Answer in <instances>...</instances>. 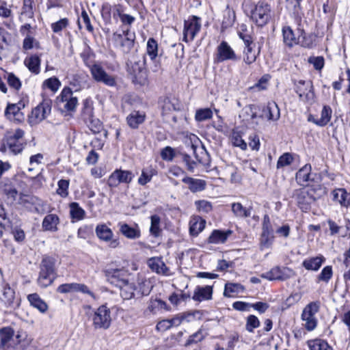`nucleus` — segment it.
Returning a JSON list of instances; mask_svg holds the SVG:
<instances>
[{
    "label": "nucleus",
    "instance_id": "1",
    "mask_svg": "<svg viewBox=\"0 0 350 350\" xmlns=\"http://www.w3.org/2000/svg\"><path fill=\"white\" fill-rule=\"evenodd\" d=\"M271 8L267 3L260 1L250 11L251 19L258 26L265 25L271 18Z\"/></svg>",
    "mask_w": 350,
    "mask_h": 350
},
{
    "label": "nucleus",
    "instance_id": "2",
    "mask_svg": "<svg viewBox=\"0 0 350 350\" xmlns=\"http://www.w3.org/2000/svg\"><path fill=\"white\" fill-rule=\"evenodd\" d=\"M320 308L319 301H312L306 306L301 314V320L304 322L303 325L306 330L313 331L317 326V319L316 314L318 313Z\"/></svg>",
    "mask_w": 350,
    "mask_h": 350
},
{
    "label": "nucleus",
    "instance_id": "3",
    "mask_svg": "<svg viewBox=\"0 0 350 350\" xmlns=\"http://www.w3.org/2000/svg\"><path fill=\"white\" fill-rule=\"evenodd\" d=\"M25 132L21 129H16L8 132L5 138L6 144L10 150L14 154L21 153L26 145L24 138Z\"/></svg>",
    "mask_w": 350,
    "mask_h": 350
},
{
    "label": "nucleus",
    "instance_id": "4",
    "mask_svg": "<svg viewBox=\"0 0 350 350\" xmlns=\"http://www.w3.org/2000/svg\"><path fill=\"white\" fill-rule=\"evenodd\" d=\"M57 103L62 105L63 109L68 112H72L76 110L78 105V98L73 95L72 90L65 87L62 90L59 96L57 97Z\"/></svg>",
    "mask_w": 350,
    "mask_h": 350
},
{
    "label": "nucleus",
    "instance_id": "5",
    "mask_svg": "<svg viewBox=\"0 0 350 350\" xmlns=\"http://www.w3.org/2000/svg\"><path fill=\"white\" fill-rule=\"evenodd\" d=\"M51 107L50 100H44L33 108L29 116V122L31 125H36L44 120L51 113Z\"/></svg>",
    "mask_w": 350,
    "mask_h": 350
},
{
    "label": "nucleus",
    "instance_id": "6",
    "mask_svg": "<svg viewBox=\"0 0 350 350\" xmlns=\"http://www.w3.org/2000/svg\"><path fill=\"white\" fill-rule=\"evenodd\" d=\"M111 321V312L106 306L103 305L95 311L93 317L95 328L106 329L109 327Z\"/></svg>",
    "mask_w": 350,
    "mask_h": 350
},
{
    "label": "nucleus",
    "instance_id": "7",
    "mask_svg": "<svg viewBox=\"0 0 350 350\" xmlns=\"http://www.w3.org/2000/svg\"><path fill=\"white\" fill-rule=\"evenodd\" d=\"M201 29V19L192 16L185 21L183 40L186 42L192 41Z\"/></svg>",
    "mask_w": 350,
    "mask_h": 350
},
{
    "label": "nucleus",
    "instance_id": "8",
    "mask_svg": "<svg viewBox=\"0 0 350 350\" xmlns=\"http://www.w3.org/2000/svg\"><path fill=\"white\" fill-rule=\"evenodd\" d=\"M239 59L233 49L226 41H222L217 47L215 62L221 63L226 61L236 62Z\"/></svg>",
    "mask_w": 350,
    "mask_h": 350
},
{
    "label": "nucleus",
    "instance_id": "9",
    "mask_svg": "<svg viewBox=\"0 0 350 350\" xmlns=\"http://www.w3.org/2000/svg\"><path fill=\"white\" fill-rule=\"evenodd\" d=\"M135 35L134 32H131L129 29L123 31L122 34L116 36V42L119 49L124 53L131 52L134 46Z\"/></svg>",
    "mask_w": 350,
    "mask_h": 350
},
{
    "label": "nucleus",
    "instance_id": "10",
    "mask_svg": "<svg viewBox=\"0 0 350 350\" xmlns=\"http://www.w3.org/2000/svg\"><path fill=\"white\" fill-rule=\"evenodd\" d=\"M92 78L97 82L103 83L108 86H114L116 84L115 78L107 74L104 68L99 64H94L89 66Z\"/></svg>",
    "mask_w": 350,
    "mask_h": 350
},
{
    "label": "nucleus",
    "instance_id": "11",
    "mask_svg": "<svg viewBox=\"0 0 350 350\" xmlns=\"http://www.w3.org/2000/svg\"><path fill=\"white\" fill-rule=\"evenodd\" d=\"M134 174L131 171L116 170L109 177L107 184L110 187H116L121 183L129 184Z\"/></svg>",
    "mask_w": 350,
    "mask_h": 350
},
{
    "label": "nucleus",
    "instance_id": "12",
    "mask_svg": "<svg viewBox=\"0 0 350 350\" xmlns=\"http://www.w3.org/2000/svg\"><path fill=\"white\" fill-rule=\"evenodd\" d=\"M295 275V272L293 269L283 267H275L271 269L270 271L262 273L261 278L269 280H286Z\"/></svg>",
    "mask_w": 350,
    "mask_h": 350
},
{
    "label": "nucleus",
    "instance_id": "13",
    "mask_svg": "<svg viewBox=\"0 0 350 350\" xmlns=\"http://www.w3.org/2000/svg\"><path fill=\"white\" fill-rule=\"evenodd\" d=\"M98 238L105 242L109 243L111 248H116L120 245V241L118 238H113V232L106 224H102L96 226L95 229Z\"/></svg>",
    "mask_w": 350,
    "mask_h": 350
},
{
    "label": "nucleus",
    "instance_id": "14",
    "mask_svg": "<svg viewBox=\"0 0 350 350\" xmlns=\"http://www.w3.org/2000/svg\"><path fill=\"white\" fill-rule=\"evenodd\" d=\"M57 292L61 294L72 293L81 292L84 294L90 295L94 297V293L84 284L81 283H66L59 285L57 288Z\"/></svg>",
    "mask_w": 350,
    "mask_h": 350
},
{
    "label": "nucleus",
    "instance_id": "15",
    "mask_svg": "<svg viewBox=\"0 0 350 350\" xmlns=\"http://www.w3.org/2000/svg\"><path fill=\"white\" fill-rule=\"evenodd\" d=\"M296 92L301 100L308 103L314 101V94L310 81H299L296 85Z\"/></svg>",
    "mask_w": 350,
    "mask_h": 350
},
{
    "label": "nucleus",
    "instance_id": "16",
    "mask_svg": "<svg viewBox=\"0 0 350 350\" xmlns=\"http://www.w3.org/2000/svg\"><path fill=\"white\" fill-rule=\"evenodd\" d=\"M293 197L295 198L298 206L304 211L309 210L310 204L314 202L305 187L295 189Z\"/></svg>",
    "mask_w": 350,
    "mask_h": 350
},
{
    "label": "nucleus",
    "instance_id": "17",
    "mask_svg": "<svg viewBox=\"0 0 350 350\" xmlns=\"http://www.w3.org/2000/svg\"><path fill=\"white\" fill-rule=\"evenodd\" d=\"M127 273L128 271L123 268H109L105 271L107 281L116 287L120 282H125L129 279Z\"/></svg>",
    "mask_w": 350,
    "mask_h": 350
},
{
    "label": "nucleus",
    "instance_id": "18",
    "mask_svg": "<svg viewBox=\"0 0 350 350\" xmlns=\"http://www.w3.org/2000/svg\"><path fill=\"white\" fill-rule=\"evenodd\" d=\"M260 117L269 122L278 121L280 117V112L278 105L273 101L269 102L262 107Z\"/></svg>",
    "mask_w": 350,
    "mask_h": 350
},
{
    "label": "nucleus",
    "instance_id": "19",
    "mask_svg": "<svg viewBox=\"0 0 350 350\" xmlns=\"http://www.w3.org/2000/svg\"><path fill=\"white\" fill-rule=\"evenodd\" d=\"M332 115V110L329 106L324 105L321 111L320 118H316L310 114L308 117V121L312 122L319 126H325L330 121Z\"/></svg>",
    "mask_w": 350,
    "mask_h": 350
},
{
    "label": "nucleus",
    "instance_id": "20",
    "mask_svg": "<svg viewBox=\"0 0 350 350\" xmlns=\"http://www.w3.org/2000/svg\"><path fill=\"white\" fill-rule=\"evenodd\" d=\"M0 301L3 306L7 308H14L18 306L15 299V292L9 286H5L0 296Z\"/></svg>",
    "mask_w": 350,
    "mask_h": 350
},
{
    "label": "nucleus",
    "instance_id": "21",
    "mask_svg": "<svg viewBox=\"0 0 350 350\" xmlns=\"http://www.w3.org/2000/svg\"><path fill=\"white\" fill-rule=\"evenodd\" d=\"M148 267L154 272L165 276L172 275L170 269L165 265L162 258L160 257L150 258L148 260Z\"/></svg>",
    "mask_w": 350,
    "mask_h": 350
},
{
    "label": "nucleus",
    "instance_id": "22",
    "mask_svg": "<svg viewBox=\"0 0 350 350\" xmlns=\"http://www.w3.org/2000/svg\"><path fill=\"white\" fill-rule=\"evenodd\" d=\"M213 286H198L193 291L192 299L197 302H202L204 301L211 300L213 296Z\"/></svg>",
    "mask_w": 350,
    "mask_h": 350
},
{
    "label": "nucleus",
    "instance_id": "23",
    "mask_svg": "<svg viewBox=\"0 0 350 350\" xmlns=\"http://www.w3.org/2000/svg\"><path fill=\"white\" fill-rule=\"evenodd\" d=\"M24 107L25 103L22 101L15 104H9L5 110V116L10 120H21L23 118L21 109Z\"/></svg>",
    "mask_w": 350,
    "mask_h": 350
},
{
    "label": "nucleus",
    "instance_id": "24",
    "mask_svg": "<svg viewBox=\"0 0 350 350\" xmlns=\"http://www.w3.org/2000/svg\"><path fill=\"white\" fill-rule=\"evenodd\" d=\"M305 188L309 193V196L314 202L317 200L321 198L327 193V189L323 185L317 182H312L308 183Z\"/></svg>",
    "mask_w": 350,
    "mask_h": 350
},
{
    "label": "nucleus",
    "instance_id": "25",
    "mask_svg": "<svg viewBox=\"0 0 350 350\" xmlns=\"http://www.w3.org/2000/svg\"><path fill=\"white\" fill-rule=\"evenodd\" d=\"M118 288L120 289V296L124 299L129 300L134 297L136 286L129 279L125 282H120Z\"/></svg>",
    "mask_w": 350,
    "mask_h": 350
},
{
    "label": "nucleus",
    "instance_id": "26",
    "mask_svg": "<svg viewBox=\"0 0 350 350\" xmlns=\"http://www.w3.org/2000/svg\"><path fill=\"white\" fill-rule=\"evenodd\" d=\"M313 176L314 174H311V166L305 165L296 173L295 179L299 185H304L308 182L312 183L314 181Z\"/></svg>",
    "mask_w": 350,
    "mask_h": 350
},
{
    "label": "nucleus",
    "instance_id": "27",
    "mask_svg": "<svg viewBox=\"0 0 350 350\" xmlns=\"http://www.w3.org/2000/svg\"><path fill=\"white\" fill-rule=\"evenodd\" d=\"M119 230L125 237L129 239H136L140 237L141 231L137 226L131 227L125 223L120 222L118 224Z\"/></svg>",
    "mask_w": 350,
    "mask_h": 350
},
{
    "label": "nucleus",
    "instance_id": "28",
    "mask_svg": "<svg viewBox=\"0 0 350 350\" xmlns=\"http://www.w3.org/2000/svg\"><path fill=\"white\" fill-rule=\"evenodd\" d=\"M144 62H130L127 63L128 72L135 80L141 79L145 75V68Z\"/></svg>",
    "mask_w": 350,
    "mask_h": 350
},
{
    "label": "nucleus",
    "instance_id": "29",
    "mask_svg": "<svg viewBox=\"0 0 350 350\" xmlns=\"http://www.w3.org/2000/svg\"><path fill=\"white\" fill-rule=\"evenodd\" d=\"M59 224V218L56 214H48L43 219L42 227L45 231L56 232Z\"/></svg>",
    "mask_w": 350,
    "mask_h": 350
},
{
    "label": "nucleus",
    "instance_id": "30",
    "mask_svg": "<svg viewBox=\"0 0 350 350\" xmlns=\"http://www.w3.org/2000/svg\"><path fill=\"white\" fill-rule=\"evenodd\" d=\"M182 181L188 185L189 189L193 193L203 191L206 185L205 180L189 176L183 177Z\"/></svg>",
    "mask_w": 350,
    "mask_h": 350
},
{
    "label": "nucleus",
    "instance_id": "31",
    "mask_svg": "<svg viewBox=\"0 0 350 350\" xmlns=\"http://www.w3.org/2000/svg\"><path fill=\"white\" fill-rule=\"evenodd\" d=\"M282 34L284 42L286 46L292 47L299 44V35L295 33L290 27H284Z\"/></svg>",
    "mask_w": 350,
    "mask_h": 350
},
{
    "label": "nucleus",
    "instance_id": "32",
    "mask_svg": "<svg viewBox=\"0 0 350 350\" xmlns=\"http://www.w3.org/2000/svg\"><path fill=\"white\" fill-rule=\"evenodd\" d=\"M333 200L341 206L348 207L350 206V193L344 189H337L333 191Z\"/></svg>",
    "mask_w": 350,
    "mask_h": 350
},
{
    "label": "nucleus",
    "instance_id": "33",
    "mask_svg": "<svg viewBox=\"0 0 350 350\" xmlns=\"http://www.w3.org/2000/svg\"><path fill=\"white\" fill-rule=\"evenodd\" d=\"M30 305L38 309L40 312L44 313L48 310V305L42 300L38 294L32 293L27 296Z\"/></svg>",
    "mask_w": 350,
    "mask_h": 350
},
{
    "label": "nucleus",
    "instance_id": "34",
    "mask_svg": "<svg viewBox=\"0 0 350 350\" xmlns=\"http://www.w3.org/2000/svg\"><path fill=\"white\" fill-rule=\"evenodd\" d=\"M145 120V114L139 111H132L126 118L129 126L132 129H137Z\"/></svg>",
    "mask_w": 350,
    "mask_h": 350
},
{
    "label": "nucleus",
    "instance_id": "35",
    "mask_svg": "<svg viewBox=\"0 0 350 350\" xmlns=\"http://www.w3.org/2000/svg\"><path fill=\"white\" fill-rule=\"evenodd\" d=\"M206 221L200 217H194L189 221V232L192 236H197L203 230Z\"/></svg>",
    "mask_w": 350,
    "mask_h": 350
},
{
    "label": "nucleus",
    "instance_id": "36",
    "mask_svg": "<svg viewBox=\"0 0 350 350\" xmlns=\"http://www.w3.org/2000/svg\"><path fill=\"white\" fill-rule=\"evenodd\" d=\"M167 304L161 299L150 300L148 303L147 311L152 314H157L162 310H169Z\"/></svg>",
    "mask_w": 350,
    "mask_h": 350
},
{
    "label": "nucleus",
    "instance_id": "37",
    "mask_svg": "<svg viewBox=\"0 0 350 350\" xmlns=\"http://www.w3.org/2000/svg\"><path fill=\"white\" fill-rule=\"evenodd\" d=\"M55 266V259L53 257L44 256L40 265V271L54 274Z\"/></svg>",
    "mask_w": 350,
    "mask_h": 350
},
{
    "label": "nucleus",
    "instance_id": "38",
    "mask_svg": "<svg viewBox=\"0 0 350 350\" xmlns=\"http://www.w3.org/2000/svg\"><path fill=\"white\" fill-rule=\"evenodd\" d=\"M231 233L232 232L230 230L224 232L215 230L208 237V242L214 244L224 243Z\"/></svg>",
    "mask_w": 350,
    "mask_h": 350
},
{
    "label": "nucleus",
    "instance_id": "39",
    "mask_svg": "<svg viewBox=\"0 0 350 350\" xmlns=\"http://www.w3.org/2000/svg\"><path fill=\"white\" fill-rule=\"evenodd\" d=\"M70 215L72 219L80 221L85 218V211L77 202H71L69 204Z\"/></svg>",
    "mask_w": 350,
    "mask_h": 350
},
{
    "label": "nucleus",
    "instance_id": "40",
    "mask_svg": "<svg viewBox=\"0 0 350 350\" xmlns=\"http://www.w3.org/2000/svg\"><path fill=\"white\" fill-rule=\"evenodd\" d=\"M325 258L323 256L306 259L303 261V266L307 270L317 271L324 262Z\"/></svg>",
    "mask_w": 350,
    "mask_h": 350
},
{
    "label": "nucleus",
    "instance_id": "41",
    "mask_svg": "<svg viewBox=\"0 0 350 350\" xmlns=\"http://www.w3.org/2000/svg\"><path fill=\"white\" fill-rule=\"evenodd\" d=\"M40 62L41 60L38 56L31 55L25 58L24 64L30 72L37 75L40 70Z\"/></svg>",
    "mask_w": 350,
    "mask_h": 350
},
{
    "label": "nucleus",
    "instance_id": "42",
    "mask_svg": "<svg viewBox=\"0 0 350 350\" xmlns=\"http://www.w3.org/2000/svg\"><path fill=\"white\" fill-rule=\"evenodd\" d=\"M244 289L241 284L228 282L225 284L224 295L228 297H234L235 294L243 292Z\"/></svg>",
    "mask_w": 350,
    "mask_h": 350
},
{
    "label": "nucleus",
    "instance_id": "43",
    "mask_svg": "<svg viewBox=\"0 0 350 350\" xmlns=\"http://www.w3.org/2000/svg\"><path fill=\"white\" fill-rule=\"evenodd\" d=\"M245 46L243 50V61L247 64H251L256 61L258 53L254 49V44H253L252 42L245 44Z\"/></svg>",
    "mask_w": 350,
    "mask_h": 350
},
{
    "label": "nucleus",
    "instance_id": "44",
    "mask_svg": "<svg viewBox=\"0 0 350 350\" xmlns=\"http://www.w3.org/2000/svg\"><path fill=\"white\" fill-rule=\"evenodd\" d=\"M307 345L310 350H333L327 341L319 338L310 340Z\"/></svg>",
    "mask_w": 350,
    "mask_h": 350
},
{
    "label": "nucleus",
    "instance_id": "45",
    "mask_svg": "<svg viewBox=\"0 0 350 350\" xmlns=\"http://www.w3.org/2000/svg\"><path fill=\"white\" fill-rule=\"evenodd\" d=\"M232 211L237 217L244 218L251 215V209L243 207L239 202L232 204Z\"/></svg>",
    "mask_w": 350,
    "mask_h": 350
},
{
    "label": "nucleus",
    "instance_id": "46",
    "mask_svg": "<svg viewBox=\"0 0 350 350\" xmlns=\"http://www.w3.org/2000/svg\"><path fill=\"white\" fill-rule=\"evenodd\" d=\"M156 170L152 167L143 169L137 180L138 184L140 185H145L148 183L150 182L152 176L156 174Z\"/></svg>",
    "mask_w": 350,
    "mask_h": 350
},
{
    "label": "nucleus",
    "instance_id": "47",
    "mask_svg": "<svg viewBox=\"0 0 350 350\" xmlns=\"http://www.w3.org/2000/svg\"><path fill=\"white\" fill-rule=\"evenodd\" d=\"M82 116L84 121L94 117L93 102L90 99H86L83 101Z\"/></svg>",
    "mask_w": 350,
    "mask_h": 350
},
{
    "label": "nucleus",
    "instance_id": "48",
    "mask_svg": "<svg viewBox=\"0 0 350 350\" xmlns=\"http://www.w3.org/2000/svg\"><path fill=\"white\" fill-rule=\"evenodd\" d=\"M146 53L151 60H154L158 55V44L154 38H149L146 44Z\"/></svg>",
    "mask_w": 350,
    "mask_h": 350
},
{
    "label": "nucleus",
    "instance_id": "49",
    "mask_svg": "<svg viewBox=\"0 0 350 350\" xmlns=\"http://www.w3.org/2000/svg\"><path fill=\"white\" fill-rule=\"evenodd\" d=\"M53 274L40 271L37 280L38 284L41 288H46L50 286L53 282Z\"/></svg>",
    "mask_w": 350,
    "mask_h": 350
},
{
    "label": "nucleus",
    "instance_id": "50",
    "mask_svg": "<svg viewBox=\"0 0 350 350\" xmlns=\"http://www.w3.org/2000/svg\"><path fill=\"white\" fill-rule=\"evenodd\" d=\"M294 161V157L291 153L285 152L282 154L277 161V169L283 168L290 165Z\"/></svg>",
    "mask_w": 350,
    "mask_h": 350
},
{
    "label": "nucleus",
    "instance_id": "51",
    "mask_svg": "<svg viewBox=\"0 0 350 350\" xmlns=\"http://www.w3.org/2000/svg\"><path fill=\"white\" fill-rule=\"evenodd\" d=\"M213 117V111L210 108L199 109L196 110L195 119L197 122H203L210 120Z\"/></svg>",
    "mask_w": 350,
    "mask_h": 350
},
{
    "label": "nucleus",
    "instance_id": "52",
    "mask_svg": "<svg viewBox=\"0 0 350 350\" xmlns=\"http://www.w3.org/2000/svg\"><path fill=\"white\" fill-rule=\"evenodd\" d=\"M14 336V331L11 327H3L0 330L1 342L5 347Z\"/></svg>",
    "mask_w": 350,
    "mask_h": 350
},
{
    "label": "nucleus",
    "instance_id": "53",
    "mask_svg": "<svg viewBox=\"0 0 350 350\" xmlns=\"http://www.w3.org/2000/svg\"><path fill=\"white\" fill-rule=\"evenodd\" d=\"M150 232L151 234H152L154 237H158L161 232L160 228V223H161V219L159 216L157 215H154L150 217Z\"/></svg>",
    "mask_w": 350,
    "mask_h": 350
},
{
    "label": "nucleus",
    "instance_id": "54",
    "mask_svg": "<svg viewBox=\"0 0 350 350\" xmlns=\"http://www.w3.org/2000/svg\"><path fill=\"white\" fill-rule=\"evenodd\" d=\"M42 86L49 89L53 92H56L61 86V82L57 78L53 77L44 81Z\"/></svg>",
    "mask_w": 350,
    "mask_h": 350
},
{
    "label": "nucleus",
    "instance_id": "55",
    "mask_svg": "<svg viewBox=\"0 0 350 350\" xmlns=\"http://www.w3.org/2000/svg\"><path fill=\"white\" fill-rule=\"evenodd\" d=\"M85 122L94 133H99L103 129L102 122L98 119L94 118V117L90 118L88 120H85Z\"/></svg>",
    "mask_w": 350,
    "mask_h": 350
},
{
    "label": "nucleus",
    "instance_id": "56",
    "mask_svg": "<svg viewBox=\"0 0 350 350\" xmlns=\"http://www.w3.org/2000/svg\"><path fill=\"white\" fill-rule=\"evenodd\" d=\"M57 193L62 198H66L68 195L69 181L61 179L57 183Z\"/></svg>",
    "mask_w": 350,
    "mask_h": 350
},
{
    "label": "nucleus",
    "instance_id": "57",
    "mask_svg": "<svg viewBox=\"0 0 350 350\" xmlns=\"http://www.w3.org/2000/svg\"><path fill=\"white\" fill-rule=\"evenodd\" d=\"M332 267L331 266H326L322 269L321 272L318 275V281H322L325 283H327L329 280L332 278Z\"/></svg>",
    "mask_w": 350,
    "mask_h": 350
},
{
    "label": "nucleus",
    "instance_id": "58",
    "mask_svg": "<svg viewBox=\"0 0 350 350\" xmlns=\"http://www.w3.org/2000/svg\"><path fill=\"white\" fill-rule=\"evenodd\" d=\"M81 23H83L85 25L86 29L89 32L92 33L94 31V27L91 24L88 14L85 10H82L81 14V21H78L79 27L80 29L81 28Z\"/></svg>",
    "mask_w": 350,
    "mask_h": 350
},
{
    "label": "nucleus",
    "instance_id": "59",
    "mask_svg": "<svg viewBox=\"0 0 350 350\" xmlns=\"http://www.w3.org/2000/svg\"><path fill=\"white\" fill-rule=\"evenodd\" d=\"M192 315L193 314L191 313H182L176 315L172 319H169L171 327L179 326L184 320L191 317Z\"/></svg>",
    "mask_w": 350,
    "mask_h": 350
},
{
    "label": "nucleus",
    "instance_id": "60",
    "mask_svg": "<svg viewBox=\"0 0 350 350\" xmlns=\"http://www.w3.org/2000/svg\"><path fill=\"white\" fill-rule=\"evenodd\" d=\"M260 321L254 315H250L247 318L246 329L250 332H253L254 329L258 327Z\"/></svg>",
    "mask_w": 350,
    "mask_h": 350
},
{
    "label": "nucleus",
    "instance_id": "61",
    "mask_svg": "<svg viewBox=\"0 0 350 350\" xmlns=\"http://www.w3.org/2000/svg\"><path fill=\"white\" fill-rule=\"evenodd\" d=\"M7 81L8 85L14 90H18L21 87V82L20 79L13 73L7 74Z\"/></svg>",
    "mask_w": 350,
    "mask_h": 350
},
{
    "label": "nucleus",
    "instance_id": "62",
    "mask_svg": "<svg viewBox=\"0 0 350 350\" xmlns=\"http://www.w3.org/2000/svg\"><path fill=\"white\" fill-rule=\"evenodd\" d=\"M68 25V20L66 18H62L51 24V29L53 32L59 33Z\"/></svg>",
    "mask_w": 350,
    "mask_h": 350
},
{
    "label": "nucleus",
    "instance_id": "63",
    "mask_svg": "<svg viewBox=\"0 0 350 350\" xmlns=\"http://www.w3.org/2000/svg\"><path fill=\"white\" fill-rule=\"evenodd\" d=\"M232 143L234 146L240 148L242 150H247V144L239 133H234L232 135Z\"/></svg>",
    "mask_w": 350,
    "mask_h": 350
},
{
    "label": "nucleus",
    "instance_id": "64",
    "mask_svg": "<svg viewBox=\"0 0 350 350\" xmlns=\"http://www.w3.org/2000/svg\"><path fill=\"white\" fill-rule=\"evenodd\" d=\"M161 157L165 161H172L175 157L174 149L170 146H166L161 150Z\"/></svg>",
    "mask_w": 350,
    "mask_h": 350
}]
</instances>
